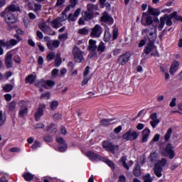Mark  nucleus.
<instances>
[{"mask_svg": "<svg viewBox=\"0 0 182 182\" xmlns=\"http://www.w3.org/2000/svg\"><path fill=\"white\" fill-rule=\"evenodd\" d=\"M142 35H145L149 43L145 46L144 52H145L146 55H149L151 52L154 50V42L156 39H157V28L154 26H151L147 28L142 30Z\"/></svg>", "mask_w": 182, "mask_h": 182, "instance_id": "obj_1", "label": "nucleus"}, {"mask_svg": "<svg viewBox=\"0 0 182 182\" xmlns=\"http://www.w3.org/2000/svg\"><path fill=\"white\" fill-rule=\"evenodd\" d=\"M1 18H5L6 22H7L10 29H12L14 27L11 26V24L15 23V22H16V18H15V16H14L12 12L8 11V10H5L1 14Z\"/></svg>", "mask_w": 182, "mask_h": 182, "instance_id": "obj_2", "label": "nucleus"}, {"mask_svg": "<svg viewBox=\"0 0 182 182\" xmlns=\"http://www.w3.org/2000/svg\"><path fill=\"white\" fill-rule=\"evenodd\" d=\"M139 137V134L132 129H129L125 134H123L122 138L127 141L136 140Z\"/></svg>", "mask_w": 182, "mask_h": 182, "instance_id": "obj_3", "label": "nucleus"}, {"mask_svg": "<svg viewBox=\"0 0 182 182\" xmlns=\"http://www.w3.org/2000/svg\"><path fill=\"white\" fill-rule=\"evenodd\" d=\"M73 53L74 55V59L77 63H82V62H83L85 60V58H83V51L79 49V48L75 47L73 48Z\"/></svg>", "mask_w": 182, "mask_h": 182, "instance_id": "obj_4", "label": "nucleus"}, {"mask_svg": "<svg viewBox=\"0 0 182 182\" xmlns=\"http://www.w3.org/2000/svg\"><path fill=\"white\" fill-rule=\"evenodd\" d=\"M97 42L95 40L90 39L88 42V50L91 52L89 55L91 58H93L97 55L96 50H97Z\"/></svg>", "mask_w": 182, "mask_h": 182, "instance_id": "obj_5", "label": "nucleus"}, {"mask_svg": "<svg viewBox=\"0 0 182 182\" xmlns=\"http://www.w3.org/2000/svg\"><path fill=\"white\" fill-rule=\"evenodd\" d=\"M102 33H103V28H102L100 25L96 24L91 28L90 36H91V38H100Z\"/></svg>", "mask_w": 182, "mask_h": 182, "instance_id": "obj_6", "label": "nucleus"}, {"mask_svg": "<svg viewBox=\"0 0 182 182\" xmlns=\"http://www.w3.org/2000/svg\"><path fill=\"white\" fill-rule=\"evenodd\" d=\"M141 22L144 26H149L153 23V17L147 14V13L144 12L142 14Z\"/></svg>", "mask_w": 182, "mask_h": 182, "instance_id": "obj_7", "label": "nucleus"}, {"mask_svg": "<svg viewBox=\"0 0 182 182\" xmlns=\"http://www.w3.org/2000/svg\"><path fill=\"white\" fill-rule=\"evenodd\" d=\"M56 141L58 143V151H60V153H63V151L68 150V144H66L63 138L58 136L56 138Z\"/></svg>", "mask_w": 182, "mask_h": 182, "instance_id": "obj_8", "label": "nucleus"}, {"mask_svg": "<svg viewBox=\"0 0 182 182\" xmlns=\"http://www.w3.org/2000/svg\"><path fill=\"white\" fill-rule=\"evenodd\" d=\"M65 21H66V16H61L58 17L51 22V26L52 28H55V29H58V28L62 26V22H65Z\"/></svg>", "mask_w": 182, "mask_h": 182, "instance_id": "obj_9", "label": "nucleus"}, {"mask_svg": "<svg viewBox=\"0 0 182 182\" xmlns=\"http://www.w3.org/2000/svg\"><path fill=\"white\" fill-rule=\"evenodd\" d=\"M102 146L104 149H106L107 151H111L113 154H114V150H119V146L113 145V144L109 141H104Z\"/></svg>", "mask_w": 182, "mask_h": 182, "instance_id": "obj_10", "label": "nucleus"}, {"mask_svg": "<svg viewBox=\"0 0 182 182\" xmlns=\"http://www.w3.org/2000/svg\"><path fill=\"white\" fill-rule=\"evenodd\" d=\"M178 17L177 15V11H174L172 14H171L168 16H165L162 18H164L165 19V22L166 24L167 25V26H171V25H173V21H171V19H173V18H174V19L176 20V18Z\"/></svg>", "mask_w": 182, "mask_h": 182, "instance_id": "obj_11", "label": "nucleus"}, {"mask_svg": "<svg viewBox=\"0 0 182 182\" xmlns=\"http://www.w3.org/2000/svg\"><path fill=\"white\" fill-rule=\"evenodd\" d=\"M150 119H151L152 121L150 122V124L153 129H156L157 127V124L160 123V119L157 118V113L154 112L150 115Z\"/></svg>", "mask_w": 182, "mask_h": 182, "instance_id": "obj_12", "label": "nucleus"}, {"mask_svg": "<svg viewBox=\"0 0 182 182\" xmlns=\"http://www.w3.org/2000/svg\"><path fill=\"white\" fill-rule=\"evenodd\" d=\"M129 59H130V55L129 53H124L119 57L118 63L124 66L129 62Z\"/></svg>", "mask_w": 182, "mask_h": 182, "instance_id": "obj_13", "label": "nucleus"}, {"mask_svg": "<svg viewBox=\"0 0 182 182\" xmlns=\"http://www.w3.org/2000/svg\"><path fill=\"white\" fill-rule=\"evenodd\" d=\"M81 11L80 9H77L75 10L74 14H70L68 17V21H69V22H75V21H77V18H79V15H80Z\"/></svg>", "mask_w": 182, "mask_h": 182, "instance_id": "obj_14", "label": "nucleus"}, {"mask_svg": "<svg viewBox=\"0 0 182 182\" xmlns=\"http://www.w3.org/2000/svg\"><path fill=\"white\" fill-rule=\"evenodd\" d=\"M12 53L11 51L8 52L6 55V60H5V63L6 68H12L14 66V61L12 60Z\"/></svg>", "mask_w": 182, "mask_h": 182, "instance_id": "obj_15", "label": "nucleus"}, {"mask_svg": "<svg viewBox=\"0 0 182 182\" xmlns=\"http://www.w3.org/2000/svg\"><path fill=\"white\" fill-rule=\"evenodd\" d=\"M38 27L41 31H42V32H43L44 33H46L47 35H50V33H49V32H50V26H48L46 24V22L43 21L40 23Z\"/></svg>", "mask_w": 182, "mask_h": 182, "instance_id": "obj_16", "label": "nucleus"}, {"mask_svg": "<svg viewBox=\"0 0 182 182\" xmlns=\"http://www.w3.org/2000/svg\"><path fill=\"white\" fill-rule=\"evenodd\" d=\"M87 157L90 159V160H92V161H97L100 160L101 157L99 156V154L90 151L86 154Z\"/></svg>", "mask_w": 182, "mask_h": 182, "instance_id": "obj_17", "label": "nucleus"}, {"mask_svg": "<svg viewBox=\"0 0 182 182\" xmlns=\"http://www.w3.org/2000/svg\"><path fill=\"white\" fill-rule=\"evenodd\" d=\"M101 21L107 22V23L112 25V23H113V18H112L107 12L105 11L101 17Z\"/></svg>", "mask_w": 182, "mask_h": 182, "instance_id": "obj_18", "label": "nucleus"}, {"mask_svg": "<svg viewBox=\"0 0 182 182\" xmlns=\"http://www.w3.org/2000/svg\"><path fill=\"white\" fill-rule=\"evenodd\" d=\"M60 45V41L58 40H54L50 42L47 43V46L50 50H53L54 49H56V48H59V46Z\"/></svg>", "mask_w": 182, "mask_h": 182, "instance_id": "obj_19", "label": "nucleus"}, {"mask_svg": "<svg viewBox=\"0 0 182 182\" xmlns=\"http://www.w3.org/2000/svg\"><path fill=\"white\" fill-rule=\"evenodd\" d=\"M178 66H180V63H178V61H174L170 68V75H174V73L178 70Z\"/></svg>", "mask_w": 182, "mask_h": 182, "instance_id": "obj_20", "label": "nucleus"}, {"mask_svg": "<svg viewBox=\"0 0 182 182\" xmlns=\"http://www.w3.org/2000/svg\"><path fill=\"white\" fill-rule=\"evenodd\" d=\"M150 136V130L149 128H145L142 131V143H147V141L149 140V136Z\"/></svg>", "mask_w": 182, "mask_h": 182, "instance_id": "obj_21", "label": "nucleus"}, {"mask_svg": "<svg viewBox=\"0 0 182 182\" xmlns=\"http://www.w3.org/2000/svg\"><path fill=\"white\" fill-rule=\"evenodd\" d=\"M154 174L156 176V177H161L163 176L162 171L163 168L160 166H159V164H155L154 168Z\"/></svg>", "mask_w": 182, "mask_h": 182, "instance_id": "obj_22", "label": "nucleus"}, {"mask_svg": "<svg viewBox=\"0 0 182 182\" xmlns=\"http://www.w3.org/2000/svg\"><path fill=\"white\" fill-rule=\"evenodd\" d=\"M166 151L168 154V156H169V159H174V150H173V146H171V144H168L166 146Z\"/></svg>", "mask_w": 182, "mask_h": 182, "instance_id": "obj_23", "label": "nucleus"}, {"mask_svg": "<svg viewBox=\"0 0 182 182\" xmlns=\"http://www.w3.org/2000/svg\"><path fill=\"white\" fill-rule=\"evenodd\" d=\"M148 12L149 15H153V16H159L160 15L159 9L152 8L150 6H148Z\"/></svg>", "mask_w": 182, "mask_h": 182, "instance_id": "obj_24", "label": "nucleus"}, {"mask_svg": "<svg viewBox=\"0 0 182 182\" xmlns=\"http://www.w3.org/2000/svg\"><path fill=\"white\" fill-rule=\"evenodd\" d=\"M20 9L19 5L11 4L5 11H7V12H16V11H19Z\"/></svg>", "mask_w": 182, "mask_h": 182, "instance_id": "obj_25", "label": "nucleus"}, {"mask_svg": "<svg viewBox=\"0 0 182 182\" xmlns=\"http://www.w3.org/2000/svg\"><path fill=\"white\" fill-rule=\"evenodd\" d=\"M90 32V29H89V28L87 27L80 28L77 31V33H79V35H83V36L89 35Z\"/></svg>", "mask_w": 182, "mask_h": 182, "instance_id": "obj_26", "label": "nucleus"}, {"mask_svg": "<svg viewBox=\"0 0 182 182\" xmlns=\"http://www.w3.org/2000/svg\"><path fill=\"white\" fill-rule=\"evenodd\" d=\"M85 21H90L93 18V12L86 11L82 14Z\"/></svg>", "mask_w": 182, "mask_h": 182, "instance_id": "obj_27", "label": "nucleus"}, {"mask_svg": "<svg viewBox=\"0 0 182 182\" xmlns=\"http://www.w3.org/2000/svg\"><path fill=\"white\" fill-rule=\"evenodd\" d=\"M42 116H43V109L40 107L35 114L36 120L39 122V119Z\"/></svg>", "mask_w": 182, "mask_h": 182, "instance_id": "obj_28", "label": "nucleus"}, {"mask_svg": "<svg viewBox=\"0 0 182 182\" xmlns=\"http://www.w3.org/2000/svg\"><path fill=\"white\" fill-rule=\"evenodd\" d=\"M133 173L134 176H135L136 177H140V176H141V171H140V165H136L133 171Z\"/></svg>", "mask_w": 182, "mask_h": 182, "instance_id": "obj_29", "label": "nucleus"}, {"mask_svg": "<svg viewBox=\"0 0 182 182\" xmlns=\"http://www.w3.org/2000/svg\"><path fill=\"white\" fill-rule=\"evenodd\" d=\"M106 50V45L105 43L101 41L100 44L98 45V47H97V52H100V53H103V52Z\"/></svg>", "mask_w": 182, "mask_h": 182, "instance_id": "obj_30", "label": "nucleus"}, {"mask_svg": "<svg viewBox=\"0 0 182 182\" xmlns=\"http://www.w3.org/2000/svg\"><path fill=\"white\" fill-rule=\"evenodd\" d=\"M36 79V77L33 75H30L26 78V82L30 83V85H32L35 82V80Z\"/></svg>", "mask_w": 182, "mask_h": 182, "instance_id": "obj_31", "label": "nucleus"}, {"mask_svg": "<svg viewBox=\"0 0 182 182\" xmlns=\"http://www.w3.org/2000/svg\"><path fill=\"white\" fill-rule=\"evenodd\" d=\"M36 86L37 87H46V80H41L36 82Z\"/></svg>", "mask_w": 182, "mask_h": 182, "instance_id": "obj_32", "label": "nucleus"}, {"mask_svg": "<svg viewBox=\"0 0 182 182\" xmlns=\"http://www.w3.org/2000/svg\"><path fill=\"white\" fill-rule=\"evenodd\" d=\"M164 25H166V18L161 17L160 23L158 26L159 31H162L163 28H164Z\"/></svg>", "mask_w": 182, "mask_h": 182, "instance_id": "obj_33", "label": "nucleus"}, {"mask_svg": "<svg viewBox=\"0 0 182 182\" xmlns=\"http://www.w3.org/2000/svg\"><path fill=\"white\" fill-rule=\"evenodd\" d=\"M112 122H113V119H104L101 121L100 126H105V127L109 126V124H110Z\"/></svg>", "mask_w": 182, "mask_h": 182, "instance_id": "obj_34", "label": "nucleus"}, {"mask_svg": "<svg viewBox=\"0 0 182 182\" xmlns=\"http://www.w3.org/2000/svg\"><path fill=\"white\" fill-rule=\"evenodd\" d=\"M110 38H112V34H110V31H105V35H104L105 42H109V41H110Z\"/></svg>", "mask_w": 182, "mask_h": 182, "instance_id": "obj_35", "label": "nucleus"}, {"mask_svg": "<svg viewBox=\"0 0 182 182\" xmlns=\"http://www.w3.org/2000/svg\"><path fill=\"white\" fill-rule=\"evenodd\" d=\"M12 89H14V86L11 84H6L3 87V90H4V92H11L12 90Z\"/></svg>", "mask_w": 182, "mask_h": 182, "instance_id": "obj_36", "label": "nucleus"}, {"mask_svg": "<svg viewBox=\"0 0 182 182\" xmlns=\"http://www.w3.org/2000/svg\"><path fill=\"white\" fill-rule=\"evenodd\" d=\"M28 114V107L21 108L19 112V115L21 117H25Z\"/></svg>", "mask_w": 182, "mask_h": 182, "instance_id": "obj_37", "label": "nucleus"}, {"mask_svg": "<svg viewBox=\"0 0 182 182\" xmlns=\"http://www.w3.org/2000/svg\"><path fill=\"white\" fill-rule=\"evenodd\" d=\"M55 81H53L52 80H46V89H48L47 86H48V87H53V86H55Z\"/></svg>", "mask_w": 182, "mask_h": 182, "instance_id": "obj_38", "label": "nucleus"}, {"mask_svg": "<svg viewBox=\"0 0 182 182\" xmlns=\"http://www.w3.org/2000/svg\"><path fill=\"white\" fill-rule=\"evenodd\" d=\"M171 133H173V129L171 128H169L165 135L166 141H168V140H170V137H171Z\"/></svg>", "mask_w": 182, "mask_h": 182, "instance_id": "obj_39", "label": "nucleus"}, {"mask_svg": "<svg viewBox=\"0 0 182 182\" xmlns=\"http://www.w3.org/2000/svg\"><path fill=\"white\" fill-rule=\"evenodd\" d=\"M6 47L7 49H9L11 48V45H9V42L6 41L4 42V40H0V48H5Z\"/></svg>", "mask_w": 182, "mask_h": 182, "instance_id": "obj_40", "label": "nucleus"}, {"mask_svg": "<svg viewBox=\"0 0 182 182\" xmlns=\"http://www.w3.org/2000/svg\"><path fill=\"white\" fill-rule=\"evenodd\" d=\"M127 160V158L126 156H123L121 159V161L122 163L123 167H124V168H126V170H129V165H127V163H126Z\"/></svg>", "mask_w": 182, "mask_h": 182, "instance_id": "obj_41", "label": "nucleus"}, {"mask_svg": "<svg viewBox=\"0 0 182 182\" xmlns=\"http://www.w3.org/2000/svg\"><path fill=\"white\" fill-rule=\"evenodd\" d=\"M42 146V144H41V142H39V141H35L31 146V149H33V150H36L37 149H39V147H41Z\"/></svg>", "mask_w": 182, "mask_h": 182, "instance_id": "obj_42", "label": "nucleus"}, {"mask_svg": "<svg viewBox=\"0 0 182 182\" xmlns=\"http://www.w3.org/2000/svg\"><path fill=\"white\" fill-rule=\"evenodd\" d=\"M23 177L26 181H31V180L33 179V175L31 173L24 174Z\"/></svg>", "mask_w": 182, "mask_h": 182, "instance_id": "obj_43", "label": "nucleus"}, {"mask_svg": "<svg viewBox=\"0 0 182 182\" xmlns=\"http://www.w3.org/2000/svg\"><path fill=\"white\" fill-rule=\"evenodd\" d=\"M87 11L88 12H92L93 13V11H95V9H96V6H95L94 4H88L87 5Z\"/></svg>", "mask_w": 182, "mask_h": 182, "instance_id": "obj_44", "label": "nucleus"}, {"mask_svg": "<svg viewBox=\"0 0 182 182\" xmlns=\"http://www.w3.org/2000/svg\"><path fill=\"white\" fill-rule=\"evenodd\" d=\"M156 164L163 168L164 166H166V164H167V160H166V159H162L161 161H158Z\"/></svg>", "mask_w": 182, "mask_h": 182, "instance_id": "obj_45", "label": "nucleus"}, {"mask_svg": "<svg viewBox=\"0 0 182 182\" xmlns=\"http://www.w3.org/2000/svg\"><path fill=\"white\" fill-rule=\"evenodd\" d=\"M61 63H62V58H60V55H57V57L55 58V66L58 68L60 66Z\"/></svg>", "mask_w": 182, "mask_h": 182, "instance_id": "obj_46", "label": "nucleus"}, {"mask_svg": "<svg viewBox=\"0 0 182 182\" xmlns=\"http://www.w3.org/2000/svg\"><path fill=\"white\" fill-rule=\"evenodd\" d=\"M143 178L144 180V182H152L153 179H151V176H150V173H147L146 175L143 176Z\"/></svg>", "mask_w": 182, "mask_h": 182, "instance_id": "obj_47", "label": "nucleus"}, {"mask_svg": "<svg viewBox=\"0 0 182 182\" xmlns=\"http://www.w3.org/2000/svg\"><path fill=\"white\" fill-rule=\"evenodd\" d=\"M149 160L151 161H156L157 160V154L156 152H153L149 156Z\"/></svg>", "mask_w": 182, "mask_h": 182, "instance_id": "obj_48", "label": "nucleus"}, {"mask_svg": "<svg viewBox=\"0 0 182 182\" xmlns=\"http://www.w3.org/2000/svg\"><path fill=\"white\" fill-rule=\"evenodd\" d=\"M16 107V102L12 101L9 105V109L11 111L15 110V108Z\"/></svg>", "mask_w": 182, "mask_h": 182, "instance_id": "obj_49", "label": "nucleus"}, {"mask_svg": "<svg viewBox=\"0 0 182 182\" xmlns=\"http://www.w3.org/2000/svg\"><path fill=\"white\" fill-rule=\"evenodd\" d=\"M58 75H59V70L58 69L55 68L51 71L52 77H53V78L58 77Z\"/></svg>", "mask_w": 182, "mask_h": 182, "instance_id": "obj_50", "label": "nucleus"}, {"mask_svg": "<svg viewBox=\"0 0 182 182\" xmlns=\"http://www.w3.org/2000/svg\"><path fill=\"white\" fill-rule=\"evenodd\" d=\"M2 114H3L2 111H0V127L1 126H4L5 123V118H4V116Z\"/></svg>", "mask_w": 182, "mask_h": 182, "instance_id": "obj_51", "label": "nucleus"}, {"mask_svg": "<svg viewBox=\"0 0 182 182\" xmlns=\"http://www.w3.org/2000/svg\"><path fill=\"white\" fill-rule=\"evenodd\" d=\"M59 103L58 102V101H53L50 104V108L53 110H55V109H56V107H58Z\"/></svg>", "mask_w": 182, "mask_h": 182, "instance_id": "obj_52", "label": "nucleus"}, {"mask_svg": "<svg viewBox=\"0 0 182 182\" xmlns=\"http://www.w3.org/2000/svg\"><path fill=\"white\" fill-rule=\"evenodd\" d=\"M90 80V76L84 77V80H82L81 85L82 86H85V85H87V82Z\"/></svg>", "mask_w": 182, "mask_h": 182, "instance_id": "obj_53", "label": "nucleus"}, {"mask_svg": "<svg viewBox=\"0 0 182 182\" xmlns=\"http://www.w3.org/2000/svg\"><path fill=\"white\" fill-rule=\"evenodd\" d=\"M105 162L111 168H114V164L109 160V159H105Z\"/></svg>", "mask_w": 182, "mask_h": 182, "instance_id": "obj_54", "label": "nucleus"}, {"mask_svg": "<svg viewBox=\"0 0 182 182\" xmlns=\"http://www.w3.org/2000/svg\"><path fill=\"white\" fill-rule=\"evenodd\" d=\"M50 98V92H46L45 94H42L41 96V99H46L48 100V99Z\"/></svg>", "mask_w": 182, "mask_h": 182, "instance_id": "obj_55", "label": "nucleus"}, {"mask_svg": "<svg viewBox=\"0 0 182 182\" xmlns=\"http://www.w3.org/2000/svg\"><path fill=\"white\" fill-rule=\"evenodd\" d=\"M90 70V68L89 66H87L85 69V71H84V77H87V76H90L89 75V72Z\"/></svg>", "mask_w": 182, "mask_h": 182, "instance_id": "obj_56", "label": "nucleus"}, {"mask_svg": "<svg viewBox=\"0 0 182 182\" xmlns=\"http://www.w3.org/2000/svg\"><path fill=\"white\" fill-rule=\"evenodd\" d=\"M34 8V11L36 12H38V11H41L42 9V6L41 4H35Z\"/></svg>", "mask_w": 182, "mask_h": 182, "instance_id": "obj_57", "label": "nucleus"}, {"mask_svg": "<svg viewBox=\"0 0 182 182\" xmlns=\"http://www.w3.org/2000/svg\"><path fill=\"white\" fill-rule=\"evenodd\" d=\"M47 60H53L55 59V53H49L46 57Z\"/></svg>", "mask_w": 182, "mask_h": 182, "instance_id": "obj_58", "label": "nucleus"}, {"mask_svg": "<svg viewBox=\"0 0 182 182\" xmlns=\"http://www.w3.org/2000/svg\"><path fill=\"white\" fill-rule=\"evenodd\" d=\"M44 140H45V141H47L48 143H50V142H52L53 139L52 138V136H50L49 135H46L44 136Z\"/></svg>", "mask_w": 182, "mask_h": 182, "instance_id": "obj_59", "label": "nucleus"}, {"mask_svg": "<svg viewBox=\"0 0 182 182\" xmlns=\"http://www.w3.org/2000/svg\"><path fill=\"white\" fill-rule=\"evenodd\" d=\"M53 119L54 120H60V119H62V114L60 113L55 114Z\"/></svg>", "mask_w": 182, "mask_h": 182, "instance_id": "obj_60", "label": "nucleus"}, {"mask_svg": "<svg viewBox=\"0 0 182 182\" xmlns=\"http://www.w3.org/2000/svg\"><path fill=\"white\" fill-rule=\"evenodd\" d=\"M18 43V41L15 39H11L9 42V45H11V46H15Z\"/></svg>", "mask_w": 182, "mask_h": 182, "instance_id": "obj_61", "label": "nucleus"}, {"mask_svg": "<svg viewBox=\"0 0 182 182\" xmlns=\"http://www.w3.org/2000/svg\"><path fill=\"white\" fill-rule=\"evenodd\" d=\"M18 106L20 107H21V109H25V107H26V102L25 101H21L19 103H18Z\"/></svg>", "mask_w": 182, "mask_h": 182, "instance_id": "obj_62", "label": "nucleus"}, {"mask_svg": "<svg viewBox=\"0 0 182 182\" xmlns=\"http://www.w3.org/2000/svg\"><path fill=\"white\" fill-rule=\"evenodd\" d=\"M45 127V124L42 123H38L34 126V129H43Z\"/></svg>", "mask_w": 182, "mask_h": 182, "instance_id": "obj_63", "label": "nucleus"}, {"mask_svg": "<svg viewBox=\"0 0 182 182\" xmlns=\"http://www.w3.org/2000/svg\"><path fill=\"white\" fill-rule=\"evenodd\" d=\"M119 182H126V176L124 175L119 176Z\"/></svg>", "mask_w": 182, "mask_h": 182, "instance_id": "obj_64", "label": "nucleus"}]
</instances>
